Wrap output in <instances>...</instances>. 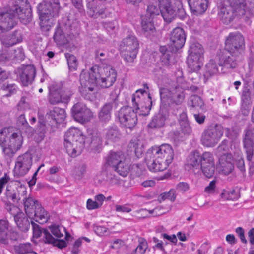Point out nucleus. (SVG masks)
I'll return each instance as SVG.
<instances>
[{
    "label": "nucleus",
    "mask_w": 254,
    "mask_h": 254,
    "mask_svg": "<svg viewBox=\"0 0 254 254\" xmlns=\"http://www.w3.org/2000/svg\"><path fill=\"white\" fill-rule=\"evenodd\" d=\"M176 191L174 189H171L168 192H165L161 193L158 197V200L159 202L164 201L166 199L170 200L174 202L176 199Z\"/></svg>",
    "instance_id": "nucleus-53"
},
{
    "label": "nucleus",
    "mask_w": 254,
    "mask_h": 254,
    "mask_svg": "<svg viewBox=\"0 0 254 254\" xmlns=\"http://www.w3.org/2000/svg\"><path fill=\"white\" fill-rule=\"evenodd\" d=\"M180 126L181 131L184 134L190 135L191 133L192 128L189 122L180 124Z\"/></svg>",
    "instance_id": "nucleus-60"
},
{
    "label": "nucleus",
    "mask_w": 254,
    "mask_h": 254,
    "mask_svg": "<svg viewBox=\"0 0 254 254\" xmlns=\"http://www.w3.org/2000/svg\"><path fill=\"white\" fill-rule=\"evenodd\" d=\"M223 134V127L216 125L205 129L201 136V143L206 147H213L218 141Z\"/></svg>",
    "instance_id": "nucleus-15"
},
{
    "label": "nucleus",
    "mask_w": 254,
    "mask_h": 254,
    "mask_svg": "<svg viewBox=\"0 0 254 254\" xmlns=\"http://www.w3.org/2000/svg\"><path fill=\"white\" fill-rule=\"evenodd\" d=\"M22 39L21 33L18 30L15 31L11 34L2 33L0 34V40L2 44L7 47L20 42Z\"/></svg>",
    "instance_id": "nucleus-28"
},
{
    "label": "nucleus",
    "mask_w": 254,
    "mask_h": 254,
    "mask_svg": "<svg viewBox=\"0 0 254 254\" xmlns=\"http://www.w3.org/2000/svg\"><path fill=\"white\" fill-rule=\"evenodd\" d=\"M223 1L237 10L239 15L245 16V18L250 15V12L247 7L245 0H225Z\"/></svg>",
    "instance_id": "nucleus-31"
},
{
    "label": "nucleus",
    "mask_w": 254,
    "mask_h": 254,
    "mask_svg": "<svg viewBox=\"0 0 254 254\" xmlns=\"http://www.w3.org/2000/svg\"><path fill=\"white\" fill-rule=\"evenodd\" d=\"M102 147V140L101 136L99 133L93 134L89 145V149L94 153H99Z\"/></svg>",
    "instance_id": "nucleus-41"
},
{
    "label": "nucleus",
    "mask_w": 254,
    "mask_h": 254,
    "mask_svg": "<svg viewBox=\"0 0 254 254\" xmlns=\"http://www.w3.org/2000/svg\"><path fill=\"white\" fill-rule=\"evenodd\" d=\"M200 170H201L202 173L206 177L211 178L215 172V164H204L203 166H200Z\"/></svg>",
    "instance_id": "nucleus-51"
},
{
    "label": "nucleus",
    "mask_w": 254,
    "mask_h": 254,
    "mask_svg": "<svg viewBox=\"0 0 254 254\" xmlns=\"http://www.w3.org/2000/svg\"><path fill=\"white\" fill-rule=\"evenodd\" d=\"M161 12L160 7L153 5L149 4L146 9V13L144 16H147V18H151L153 20L154 16L159 15Z\"/></svg>",
    "instance_id": "nucleus-54"
},
{
    "label": "nucleus",
    "mask_w": 254,
    "mask_h": 254,
    "mask_svg": "<svg viewBox=\"0 0 254 254\" xmlns=\"http://www.w3.org/2000/svg\"><path fill=\"white\" fill-rule=\"evenodd\" d=\"M19 238L18 232L9 229V223L5 220H0V243L5 245L9 244V240L17 241Z\"/></svg>",
    "instance_id": "nucleus-21"
},
{
    "label": "nucleus",
    "mask_w": 254,
    "mask_h": 254,
    "mask_svg": "<svg viewBox=\"0 0 254 254\" xmlns=\"http://www.w3.org/2000/svg\"><path fill=\"white\" fill-rule=\"evenodd\" d=\"M5 194L8 200L19 204L26 198L27 188L25 185L16 182L14 185L7 186Z\"/></svg>",
    "instance_id": "nucleus-14"
},
{
    "label": "nucleus",
    "mask_w": 254,
    "mask_h": 254,
    "mask_svg": "<svg viewBox=\"0 0 254 254\" xmlns=\"http://www.w3.org/2000/svg\"><path fill=\"white\" fill-rule=\"evenodd\" d=\"M20 204H22L24 207V210L26 214L28 217H31V215L34 213V209L37 205L40 203L36 200L34 199L30 195L26 194V198L21 202Z\"/></svg>",
    "instance_id": "nucleus-38"
},
{
    "label": "nucleus",
    "mask_w": 254,
    "mask_h": 254,
    "mask_svg": "<svg viewBox=\"0 0 254 254\" xmlns=\"http://www.w3.org/2000/svg\"><path fill=\"white\" fill-rule=\"evenodd\" d=\"M216 182L215 180L211 181L209 185L205 187L204 191L207 193H213L215 190Z\"/></svg>",
    "instance_id": "nucleus-64"
},
{
    "label": "nucleus",
    "mask_w": 254,
    "mask_h": 254,
    "mask_svg": "<svg viewBox=\"0 0 254 254\" xmlns=\"http://www.w3.org/2000/svg\"><path fill=\"white\" fill-rule=\"evenodd\" d=\"M125 156L121 151H110L106 158V162L102 167V173L106 177L107 181L112 185L119 184V179L114 174V168L123 160Z\"/></svg>",
    "instance_id": "nucleus-6"
},
{
    "label": "nucleus",
    "mask_w": 254,
    "mask_h": 254,
    "mask_svg": "<svg viewBox=\"0 0 254 254\" xmlns=\"http://www.w3.org/2000/svg\"><path fill=\"white\" fill-rule=\"evenodd\" d=\"M47 118L51 120L53 123L61 124L64 122L65 117V111L64 109L55 107L47 114Z\"/></svg>",
    "instance_id": "nucleus-33"
},
{
    "label": "nucleus",
    "mask_w": 254,
    "mask_h": 254,
    "mask_svg": "<svg viewBox=\"0 0 254 254\" xmlns=\"http://www.w3.org/2000/svg\"><path fill=\"white\" fill-rule=\"evenodd\" d=\"M55 42L59 46H64L68 42V40L61 27L58 26L53 36Z\"/></svg>",
    "instance_id": "nucleus-44"
},
{
    "label": "nucleus",
    "mask_w": 254,
    "mask_h": 254,
    "mask_svg": "<svg viewBox=\"0 0 254 254\" xmlns=\"http://www.w3.org/2000/svg\"><path fill=\"white\" fill-rule=\"evenodd\" d=\"M214 163L213 155L209 152H205L201 155L200 166L204 164Z\"/></svg>",
    "instance_id": "nucleus-55"
},
{
    "label": "nucleus",
    "mask_w": 254,
    "mask_h": 254,
    "mask_svg": "<svg viewBox=\"0 0 254 254\" xmlns=\"http://www.w3.org/2000/svg\"><path fill=\"white\" fill-rule=\"evenodd\" d=\"M98 80L99 81V75L98 76L96 73L92 70L88 73L82 72L80 74V83L84 87L81 92L83 96L86 99L90 101L93 99V94L88 92H92L95 90Z\"/></svg>",
    "instance_id": "nucleus-9"
},
{
    "label": "nucleus",
    "mask_w": 254,
    "mask_h": 254,
    "mask_svg": "<svg viewBox=\"0 0 254 254\" xmlns=\"http://www.w3.org/2000/svg\"><path fill=\"white\" fill-rule=\"evenodd\" d=\"M103 0H93L87 2V7L91 11L93 15L97 17L101 16L105 13L106 9Z\"/></svg>",
    "instance_id": "nucleus-34"
},
{
    "label": "nucleus",
    "mask_w": 254,
    "mask_h": 254,
    "mask_svg": "<svg viewBox=\"0 0 254 254\" xmlns=\"http://www.w3.org/2000/svg\"><path fill=\"white\" fill-rule=\"evenodd\" d=\"M191 12L195 15H201L207 10L208 0H187Z\"/></svg>",
    "instance_id": "nucleus-30"
},
{
    "label": "nucleus",
    "mask_w": 254,
    "mask_h": 254,
    "mask_svg": "<svg viewBox=\"0 0 254 254\" xmlns=\"http://www.w3.org/2000/svg\"><path fill=\"white\" fill-rule=\"evenodd\" d=\"M237 11L223 1L220 8L218 16L221 21L225 24H230L236 17L245 18V16L239 15Z\"/></svg>",
    "instance_id": "nucleus-24"
},
{
    "label": "nucleus",
    "mask_w": 254,
    "mask_h": 254,
    "mask_svg": "<svg viewBox=\"0 0 254 254\" xmlns=\"http://www.w3.org/2000/svg\"><path fill=\"white\" fill-rule=\"evenodd\" d=\"M32 164V157L31 154L25 153L19 156L15 162V173L20 176L25 175L30 169Z\"/></svg>",
    "instance_id": "nucleus-20"
},
{
    "label": "nucleus",
    "mask_w": 254,
    "mask_h": 254,
    "mask_svg": "<svg viewBox=\"0 0 254 254\" xmlns=\"http://www.w3.org/2000/svg\"><path fill=\"white\" fill-rule=\"evenodd\" d=\"M29 218L34 219L39 223L43 224L47 222L49 215L40 204L37 205L35 208L34 213L31 215V217Z\"/></svg>",
    "instance_id": "nucleus-35"
},
{
    "label": "nucleus",
    "mask_w": 254,
    "mask_h": 254,
    "mask_svg": "<svg viewBox=\"0 0 254 254\" xmlns=\"http://www.w3.org/2000/svg\"><path fill=\"white\" fill-rule=\"evenodd\" d=\"M72 114L75 120L81 123L88 122L92 116L91 110L81 103H77L73 106Z\"/></svg>",
    "instance_id": "nucleus-23"
},
{
    "label": "nucleus",
    "mask_w": 254,
    "mask_h": 254,
    "mask_svg": "<svg viewBox=\"0 0 254 254\" xmlns=\"http://www.w3.org/2000/svg\"><path fill=\"white\" fill-rule=\"evenodd\" d=\"M20 204H22L24 207V210L26 214L28 217H31V215L34 213V209L37 205L40 203L36 200L34 199L30 195L26 194V198L21 202Z\"/></svg>",
    "instance_id": "nucleus-36"
},
{
    "label": "nucleus",
    "mask_w": 254,
    "mask_h": 254,
    "mask_svg": "<svg viewBox=\"0 0 254 254\" xmlns=\"http://www.w3.org/2000/svg\"><path fill=\"white\" fill-rule=\"evenodd\" d=\"M118 98V95L115 93H112L110 94V101L106 103L99 112L98 118L100 121L107 123L111 120L113 108L117 105Z\"/></svg>",
    "instance_id": "nucleus-22"
},
{
    "label": "nucleus",
    "mask_w": 254,
    "mask_h": 254,
    "mask_svg": "<svg viewBox=\"0 0 254 254\" xmlns=\"http://www.w3.org/2000/svg\"><path fill=\"white\" fill-rule=\"evenodd\" d=\"M219 158V163L222 164V162L225 164L233 163V157L230 153H224Z\"/></svg>",
    "instance_id": "nucleus-62"
},
{
    "label": "nucleus",
    "mask_w": 254,
    "mask_h": 254,
    "mask_svg": "<svg viewBox=\"0 0 254 254\" xmlns=\"http://www.w3.org/2000/svg\"><path fill=\"white\" fill-rule=\"evenodd\" d=\"M20 204H22L24 207V210L26 214L28 217H31V215L34 213V209L37 205L40 203L36 200L34 199L30 195L26 194V198L21 202Z\"/></svg>",
    "instance_id": "nucleus-37"
},
{
    "label": "nucleus",
    "mask_w": 254,
    "mask_h": 254,
    "mask_svg": "<svg viewBox=\"0 0 254 254\" xmlns=\"http://www.w3.org/2000/svg\"><path fill=\"white\" fill-rule=\"evenodd\" d=\"M220 165L222 173L225 175L230 174L234 168L233 163L225 164L222 162V164H220Z\"/></svg>",
    "instance_id": "nucleus-59"
},
{
    "label": "nucleus",
    "mask_w": 254,
    "mask_h": 254,
    "mask_svg": "<svg viewBox=\"0 0 254 254\" xmlns=\"http://www.w3.org/2000/svg\"><path fill=\"white\" fill-rule=\"evenodd\" d=\"M188 104L192 108L202 109L204 106V102L200 97L192 95L190 97Z\"/></svg>",
    "instance_id": "nucleus-52"
},
{
    "label": "nucleus",
    "mask_w": 254,
    "mask_h": 254,
    "mask_svg": "<svg viewBox=\"0 0 254 254\" xmlns=\"http://www.w3.org/2000/svg\"><path fill=\"white\" fill-rule=\"evenodd\" d=\"M170 41L172 51H176L182 48L186 41V36L183 29L180 27L174 28L170 34Z\"/></svg>",
    "instance_id": "nucleus-26"
},
{
    "label": "nucleus",
    "mask_w": 254,
    "mask_h": 254,
    "mask_svg": "<svg viewBox=\"0 0 254 254\" xmlns=\"http://www.w3.org/2000/svg\"><path fill=\"white\" fill-rule=\"evenodd\" d=\"M159 51L161 53L160 59L162 65L164 66H169L170 65V58L172 53L169 51L165 46H161Z\"/></svg>",
    "instance_id": "nucleus-47"
},
{
    "label": "nucleus",
    "mask_w": 254,
    "mask_h": 254,
    "mask_svg": "<svg viewBox=\"0 0 254 254\" xmlns=\"http://www.w3.org/2000/svg\"><path fill=\"white\" fill-rule=\"evenodd\" d=\"M240 56L226 52L220 58L219 66H224L227 69H234L237 66L238 58Z\"/></svg>",
    "instance_id": "nucleus-29"
},
{
    "label": "nucleus",
    "mask_w": 254,
    "mask_h": 254,
    "mask_svg": "<svg viewBox=\"0 0 254 254\" xmlns=\"http://www.w3.org/2000/svg\"><path fill=\"white\" fill-rule=\"evenodd\" d=\"M219 66L214 60H210L205 66L203 73L204 79L207 80L212 76L216 75L219 72Z\"/></svg>",
    "instance_id": "nucleus-40"
},
{
    "label": "nucleus",
    "mask_w": 254,
    "mask_h": 254,
    "mask_svg": "<svg viewBox=\"0 0 254 254\" xmlns=\"http://www.w3.org/2000/svg\"><path fill=\"white\" fill-rule=\"evenodd\" d=\"M203 60V58L188 55L187 58L188 67L193 71H197L202 66Z\"/></svg>",
    "instance_id": "nucleus-43"
},
{
    "label": "nucleus",
    "mask_w": 254,
    "mask_h": 254,
    "mask_svg": "<svg viewBox=\"0 0 254 254\" xmlns=\"http://www.w3.org/2000/svg\"><path fill=\"white\" fill-rule=\"evenodd\" d=\"M49 229L51 233L58 238H60L63 236V233L62 232V229L65 233V239L67 240L68 237H70V235L67 233L64 227H60L59 225H52L50 226Z\"/></svg>",
    "instance_id": "nucleus-49"
},
{
    "label": "nucleus",
    "mask_w": 254,
    "mask_h": 254,
    "mask_svg": "<svg viewBox=\"0 0 254 254\" xmlns=\"http://www.w3.org/2000/svg\"><path fill=\"white\" fill-rule=\"evenodd\" d=\"M7 209L13 215L15 222L18 228L23 232L27 231L30 227V223L25 214L14 205L10 206L9 209Z\"/></svg>",
    "instance_id": "nucleus-25"
},
{
    "label": "nucleus",
    "mask_w": 254,
    "mask_h": 254,
    "mask_svg": "<svg viewBox=\"0 0 254 254\" xmlns=\"http://www.w3.org/2000/svg\"><path fill=\"white\" fill-rule=\"evenodd\" d=\"M99 82L101 87L108 88L111 87L116 80L117 73L115 69L107 66L99 69Z\"/></svg>",
    "instance_id": "nucleus-19"
},
{
    "label": "nucleus",
    "mask_w": 254,
    "mask_h": 254,
    "mask_svg": "<svg viewBox=\"0 0 254 254\" xmlns=\"http://www.w3.org/2000/svg\"><path fill=\"white\" fill-rule=\"evenodd\" d=\"M254 125L248 126L244 130L243 137V147L246 153L247 160L251 162L254 157Z\"/></svg>",
    "instance_id": "nucleus-17"
},
{
    "label": "nucleus",
    "mask_w": 254,
    "mask_h": 254,
    "mask_svg": "<svg viewBox=\"0 0 254 254\" xmlns=\"http://www.w3.org/2000/svg\"><path fill=\"white\" fill-rule=\"evenodd\" d=\"M60 9L59 0H50L46 3H40L38 5L40 26L42 30H49L54 24V18L59 16Z\"/></svg>",
    "instance_id": "nucleus-4"
},
{
    "label": "nucleus",
    "mask_w": 254,
    "mask_h": 254,
    "mask_svg": "<svg viewBox=\"0 0 254 254\" xmlns=\"http://www.w3.org/2000/svg\"><path fill=\"white\" fill-rule=\"evenodd\" d=\"M174 158V151L171 145L163 144L152 147L147 152V165L152 172L162 171L167 169Z\"/></svg>",
    "instance_id": "nucleus-2"
},
{
    "label": "nucleus",
    "mask_w": 254,
    "mask_h": 254,
    "mask_svg": "<svg viewBox=\"0 0 254 254\" xmlns=\"http://www.w3.org/2000/svg\"><path fill=\"white\" fill-rule=\"evenodd\" d=\"M23 137L20 133L10 132L8 128L0 131V146L6 159H11L20 149Z\"/></svg>",
    "instance_id": "nucleus-3"
},
{
    "label": "nucleus",
    "mask_w": 254,
    "mask_h": 254,
    "mask_svg": "<svg viewBox=\"0 0 254 254\" xmlns=\"http://www.w3.org/2000/svg\"><path fill=\"white\" fill-rule=\"evenodd\" d=\"M139 43L135 36L127 37L120 44L122 57L127 62H133L136 58Z\"/></svg>",
    "instance_id": "nucleus-8"
},
{
    "label": "nucleus",
    "mask_w": 254,
    "mask_h": 254,
    "mask_svg": "<svg viewBox=\"0 0 254 254\" xmlns=\"http://www.w3.org/2000/svg\"><path fill=\"white\" fill-rule=\"evenodd\" d=\"M245 46L244 38L239 32L230 33L225 41V50L226 51L240 56L244 52Z\"/></svg>",
    "instance_id": "nucleus-12"
},
{
    "label": "nucleus",
    "mask_w": 254,
    "mask_h": 254,
    "mask_svg": "<svg viewBox=\"0 0 254 254\" xmlns=\"http://www.w3.org/2000/svg\"><path fill=\"white\" fill-rule=\"evenodd\" d=\"M159 93L161 102L167 103L169 105H180L183 103L185 98V95L182 89L177 86L170 89L160 88Z\"/></svg>",
    "instance_id": "nucleus-10"
},
{
    "label": "nucleus",
    "mask_w": 254,
    "mask_h": 254,
    "mask_svg": "<svg viewBox=\"0 0 254 254\" xmlns=\"http://www.w3.org/2000/svg\"><path fill=\"white\" fill-rule=\"evenodd\" d=\"M36 74V68L32 64L22 65L17 69L18 79L24 86L31 84Z\"/></svg>",
    "instance_id": "nucleus-18"
},
{
    "label": "nucleus",
    "mask_w": 254,
    "mask_h": 254,
    "mask_svg": "<svg viewBox=\"0 0 254 254\" xmlns=\"http://www.w3.org/2000/svg\"><path fill=\"white\" fill-rule=\"evenodd\" d=\"M147 247V243L145 240L139 241L138 245L132 251L130 254H144Z\"/></svg>",
    "instance_id": "nucleus-56"
},
{
    "label": "nucleus",
    "mask_w": 254,
    "mask_h": 254,
    "mask_svg": "<svg viewBox=\"0 0 254 254\" xmlns=\"http://www.w3.org/2000/svg\"><path fill=\"white\" fill-rule=\"evenodd\" d=\"M167 116V112L165 109H161L159 112L152 118L151 122L148 125L150 128H160L165 125Z\"/></svg>",
    "instance_id": "nucleus-32"
},
{
    "label": "nucleus",
    "mask_w": 254,
    "mask_h": 254,
    "mask_svg": "<svg viewBox=\"0 0 254 254\" xmlns=\"http://www.w3.org/2000/svg\"><path fill=\"white\" fill-rule=\"evenodd\" d=\"M16 252L19 254H27L32 251L30 244H22L15 247Z\"/></svg>",
    "instance_id": "nucleus-57"
},
{
    "label": "nucleus",
    "mask_w": 254,
    "mask_h": 254,
    "mask_svg": "<svg viewBox=\"0 0 254 254\" xmlns=\"http://www.w3.org/2000/svg\"><path fill=\"white\" fill-rule=\"evenodd\" d=\"M203 48L202 45L198 43H192L189 50V55L193 57L203 58Z\"/></svg>",
    "instance_id": "nucleus-46"
},
{
    "label": "nucleus",
    "mask_w": 254,
    "mask_h": 254,
    "mask_svg": "<svg viewBox=\"0 0 254 254\" xmlns=\"http://www.w3.org/2000/svg\"><path fill=\"white\" fill-rule=\"evenodd\" d=\"M32 19V11L27 0H14L7 10H0V30L8 31L16 24L18 19L27 24Z\"/></svg>",
    "instance_id": "nucleus-1"
},
{
    "label": "nucleus",
    "mask_w": 254,
    "mask_h": 254,
    "mask_svg": "<svg viewBox=\"0 0 254 254\" xmlns=\"http://www.w3.org/2000/svg\"><path fill=\"white\" fill-rule=\"evenodd\" d=\"M11 58L10 54L7 51H3L0 54V64H3L9 61Z\"/></svg>",
    "instance_id": "nucleus-63"
},
{
    "label": "nucleus",
    "mask_w": 254,
    "mask_h": 254,
    "mask_svg": "<svg viewBox=\"0 0 254 254\" xmlns=\"http://www.w3.org/2000/svg\"><path fill=\"white\" fill-rule=\"evenodd\" d=\"M105 137L109 141L116 142L120 137V133L117 126L113 125L106 130Z\"/></svg>",
    "instance_id": "nucleus-45"
},
{
    "label": "nucleus",
    "mask_w": 254,
    "mask_h": 254,
    "mask_svg": "<svg viewBox=\"0 0 254 254\" xmlns=\"http://www.w3.org/2000/svg\"><path fill=\"white\" fill-rule=\"evenodd\" d=\"M31 223L33 228L34 237L38 238L43 234L44 241L45 243L52 244L54 246H56L60 249L66 247L67 244L65 241L55 239L47 229H42L38 224L32 221Z\"/></svg>",
    "instance_id": "nucleus-16"
},
{
    "label": "nucleus",
    "mask_w": 254,
    "mask_h": 254,
    "mask_svg": "<svg viewBox=\"0 0 254 254\" xmlns=\"http://www.w3.org/2000/svg\"><path fill=\"white\" fill-rule=\"evenodd\" d=\"M141 26L144 34L147 37L154 35L155 33V28L154 25L153 20L147 16H142Z\"/></svg>",
    "instance_id": "nucleus-39"
},
{
    "label": "nucleus",
    "mask_w": 254,
    "mask_h": 254,
    "mask_svg": "<svg viewBox=\"0 0 254 254\" xmlns=\"http://www.w3.org/2000/svg\"><path fill=\"white\" fill-rule=\"evenodd\" d=\"M241 103L252 104L251 93L249 90L243 91L241 95Z\"/></svg>",
    "instance_id": "nucleus-61"
},
{
    "label": "nucleus",
    "mask_w": 254,
    "mask_h": 254,
    "mask_svg": "<svg viewBox=\"0 0 254 254\" xmlns=\"http://www.w3.org/2000/svg\"><path fill=\"white\" fill-rule=\"evenodd\" d=\"M65 57L67 61L69 69L71 71L76 70L78 66V62L76 57L70 53H65Z\"/></svg>",
    "instance_id": "nucleus-50"
},
{
    "label": "nucleus",
    "mask_w": 254,
    "mask_h": 254,
    "mask_svg": "<svg viewBox=\"0 0 254 254\" xmlns=\"http://www.w3.org/2000/svg\"><path fill=\"white\" fill-rule=\"evenodd\" d=\"M138 144L136 141L131 140L128 145V148L131 152H133L137 156L141 154L142 152L141 149L138 148Z\"/></svg>",
    "instance_id": "nucleus-58"
},
{
    "label": "nucleus",
    "mask_w": 254,
    "mask_h": 254,
    "mask_svg": "<svg viewBox=\"0 0 254 254\" xmlns=\"http://www.w3.org/2000/svg\"><path fill=\"white\" fill-rule=\"evenodd\" d=\"M140 110H136L128 106L122 107L118 112V118L122 126L132 129L137 124V114H139Z\"/></svg>",
    "instance_id": "nucleus-11"
},
{
    "label": "nucleus",
    "mask_w": 254,
    "mask_h": 254,
    "mask_svg": "<svg viewBox=\"0 0 254 254\" xmlns=\"http://www.w3.org/2000/svg\"><path fill=\"white\" fill-rule=\"evenodd\" d=\"M114 169V174H115V173L117 172L120 175L125 177L128 174L130 167L125 158V160L118 164Z\"/></svg>",
    "instance_id": "nucleus-48"
},
{
    "label": "nucleus",
    "mask_w": 254,
    "mask_h": 254,
    "mask_svg": "<svg viewBox=\"0 0 254 254\" xmlns=\"http://www.w3.org/2000/svg\"><path fill=\"white\" fill-rule=\"evenodd\" d=\"M201 154L195 150L191 152L188 159V165L196 169L198 172L200 171Z\"/></svg>",
    "instance_id": "nucleus-42"
},
{
    "label": "nucleus",
    "mask_w": 254,
    "mask_h": 254,
    "mask_svg": "<svg viewBox=\"0 0 254 254\" xmlns=\"http://www.w3.org/2000/svg\"><path fill=\"white\" fill-rule=\"evenodd\" d=\"M48 88L49 101L53 105L60 103H66L72 95V92L70 90H64L60 84H53Z\"/></svg>",
    "instance_id": "nucleus-13"
},
{
    "label": "nucleus",
    "mask_w": 254,
    "mask_h": 254,
    "mask_svg": "<svg viewBox=\"0 0 254 254\" xmlns=\"http://www.w3.org/2000/svg\"><path fill=\"white\" fill-rule=\"evenodd\" d=\"M85 136L76 128H70L65 134L64 148L71 157H76L82 153L85 147Z\"/></svg>",
    "instance_id": "nucleus-5"
},
{
    "label": "nucleus",
    "mask_w": 254,
    "mask_h": 254,
    "mask_svg": "<svg viewBox=\"0 0 254 254\" xmlns=\"http://www.w3.org/2000/svg\"><path fill=\"white\" fill-rule=\"evenodd\" d=\"M132 103L136 110H140V115L147 116L151 110L152 101L150 94L144 89H138L132 97Z\"/></svg>",
    "instance_id": "nucleus-7"
},
{
    "label": "nucleus",
    "mask_w": 254,
    "mask_h": 254,
    "mask_svg": "<svg viewBox=\"0 0 254 254\" xmlns=\"http://www.w3.org/2000/svg\"><path fill=\"white\" fill-rule=\"evenodd\" d=\"M161 14L164 21L167 23L171 22L175 17H178L181 19H183L186 14L183 8L174 9L172 5L161 9Z\"/></svg>",
    "instance_id": "nucleus-27"
}]
</instances>
